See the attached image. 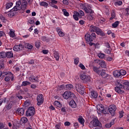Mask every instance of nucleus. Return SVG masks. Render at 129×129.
<instances>
[{
  "label": "nucleus",
  "instance_id": "nucleus-64",
  "mask_svg": "<svg viewBox=\"0 0 129 129\" xmlns=\"http://www.w3.org/2000/svg\"><path fill=\"white\" fill-rule=\"evenodd\" d=\"M0 19L3 21V22L5 23L6 22V18L4 16H2L1 17H0Z\"/></svg>",
  "mask_w": 129,
  "mask_h": 129
},
{
  "label": "nucleus",
  "instance_id": "nucleus-50",
  "mask_svg": "<svg viewBox=\"0 0 129 129\" xmlns=\"http://www.w3.org/2000/svg\"><path fill=\"white\" fill-rule=\"evenodd\" d=\"M12 106H13L12 103H8V104L7 105L6 108H7V109L9 110V109H12Z\"/></svg>",
  "mask_w": 129,
  "mask_h": 129
},
{
  "label": "nucleus",
  "instance_id": "nucleus-36",
  "mask_svg": "<svg viewBox=\"0 0 129 129\" xmlns=\"http://www.w3.org/2000/svg\"><path fill=\"white\" fill-rule=\"evenodd\" d=\"M40 6L41 7H47L48 6V4L45 2H41L40 4Z\"/></svg>",
  "mask_w": 129,
  "mask_h": 129
},
{
  "label": "nucleus",
  "instance_id": "nucleus-16",
  "mask_svg": "<svg viewBox=\"0 0 129 129\" xmlns=\"http://www.w3.org/2000/svg\"><path fill=\"white\" fill-rule=\"evenodd\" d=\"M23 49V46L22 44L16 45L13 48V49L15 51L22 50Z\"/></svg>",
  "mask_w": 129,
  "mask_h": 129
},
{
  "label": "nucleus",
  "instance_id": "nucleus-45",
  "mask_svg": "<svg viewBox=\"0 0 129 129\" xmlns=\"http://www.w3.org/2000/svg\"><path fill=\"white\" fill-rule=\"evenodd\" d=\"M79 63V57H76L74 59V64L75 65H78Z\"/></svg>",
  "mask_w": 129,
  "mask_h": 129
},
{
  "label": "nucleus",
  "instance_id": "nucleus-53",
  "mask_svg": "<svg viewBox=\"0 0 129 129\" xmlns=\"http://www.w3.org/2000/svg\"><path fill=\"white\" fill-rule=\"evenodd\" d=\"M6 101V98H4V99H0V106L2 105L3 103H5Z\"/></svg>",
  "mask_w": 129,
  "mask_h": 129
},
{
  "label": "nucleus",
  "instance_id": "nucleus-10",
  "mask_svg": "<svg viewBox=\"0 0 129 129\" xmlns=\"http://www.w3.org/2000/svg\"><path fill=\"white\" fill-rule=\"evenodd\" d=\"M76 88L77 91L81 94H84L85 93V88L82 85H76Z\"/></svg>",
  "mask_w": 129,
  "mask_h": 129
},
{
  "label": "nucleus",
  "instance_id": "nucleus-43",
  "mask_svg": "<svg viewBox=\"0 0 129 129\" xmlns=\"http://www.w3.org/2000/svg\"><path fill=\"white\" fill-rule=\"evenodd\" d=\"M21 4H22V0L17 1L16 3V6L21 7Z\"/></svg>",
  "mask_w": 129,
  "mask_h": 129
},
{
  "label": "nucleus",
  "instance_id": "nucleus-11",
  "mask_svg": "<svg viewBox=\"0 0 129 129\" xmlns=\"http://www.w3.org/2000/svg\"><path fill=\"white\" fill-rule=\"evenodd\" d=\"M74 94L73 93H71L69 91H66L63 94H62V97L65 99H68L69 98H71L74 97Z\"/></svg>",
  "mask_w": 129,
  "mask_h": 129
},
{
  "label": "nucleus",
  "instance_id": "nucleus-34",
  "mask_svg": "<svg viewBox=\"0 0 129 129\" xmlns=\"http://www.w3.org/2000/svg\"><path fill=\"white\" fill-rule=\"evenodd\" d=\"M119 71L120 72V74L121 77H122V76H125V75L126 74V71H124L123 70H120Z\"/></svg>",
  "mask_w": 129,
  "mask_h": 129
},
{
  "label": "nucleus",
  "instance_id": "nucleus-6",
  "mask_svg": "<svg viewBox=\"0 0 129 129\" xmlns=\"http://www.w3.org/2000/svg\"><path fill=\"white\" fill-rule=\"evenodd\" d=\"M93 71L98 75L102 76L103 78H105V77H106L105 71H104L101 68L96 67H93Z\"/></svg>",
  "mask_w": 129,
  "mask_h": 129
},
{
  "label": "nucleus",
  "instance_id": "nucleus-8",
  "mask_svg": "<svg viewBox=\"0 0 129 129\" xmlns=\"http://www.w3.org/2000/svg\"><path fill=\"white\" fill-rule=\"evenodd\" d=\"M35 114V108L34 107H29L26 111L27 116H33Z\"/></svg>",
  "mask_w": 129,
  "mask_h": 129
},
{
  "label": "nucleus",
  "instance_id": "nucleus-55",
  "mask_svg": "<svg viewBox=\"0 0 129 129\" xmlns=\"http://www.w3.org/2000/svg\"><path fill=\"white\" fill-rule=\"evenodd\" d=\"M111 51V48H108L105 50V52H106L107 54H110Z\"/></svg>",
  "mask_w": 129,
  "mask_h": 129
},
{
  "label": "nucleus",
  "instance_id": "nucleus-38",
  "mask_svg": "<svg viewBox=\"0 0 129 129\" xmlns=\"http://www.w3.org/2000/svg\"><path fill=\"white\" fill-rule=\"evenodd\" d=\"M30 84H31V83L30 82L25 81V82H23L22 84H21V86L26 87Z\"/></svg>",
  "mask_w": 129,
  "mask_h": 129
},
{
  "label": "nucleus",
  "instance_id": "nucleus-49",
  "mask_svg": "<svg viewBox=\"0 0 129 129\" xmlns=\"http://www.w3.org/2000/svg\"><path fill=\"white\" fill-rule=\"evenodd\" d=\"M10 37L12 38H14L15 36V34L14 32L12 30H10Z\"/></svg>",
  "mask_w": 129,
  "mask_h": 129
},
{
  "label": "nucleus",
  "instance_id": "nucleus-24",
  "mask_svg": "<svg viewBox=\"0 0 129 129\" xmlns=\"http://www.w3.org/2000/svg\"><path fill=\"white\" fill-rule=\"evenodd\" d=\"M79 14L78 13V12H75L73 15V18L76 21L79 20Z\"/></svg>",
  "mask_w": 129,
  "mask_h": 129
},
{
  "label": "nucleus",
  "instance_id": "nucleus-25",
  "mask_svg": "<svg viewBox=\"0 0 129 129\" xmlns=\"http://www.w3.org/2000/svg\"><path fill=\"white\" fill-rule=\"evenodd\" d=\"M73 89V86L72 84L66 85V90H72Z\"/></svg>",
  "mask_w": 129,
  "mask_h": 129
},
{
  "label": "nucleus",
  "instance_id": "nucleus-27",
  "mask_svg": "<svg viewBox=\"0 0 129 129\" xmlns=\"http://www.w3.org/2000/svg\"><path fill=\"white\" fill-rule=\"evenodd\" d=\"M57 32L58 36H59L60 37H63L64 36V33L62 31H60L59 28L57 29Z\"/></svg>",
  "mask_w": 129,
  "mask_h": 129
},
{
  "label": "nucleus",
  "instance_id": "nucleus-21",
  "mask_svg": "<svg viewBox=\"0 0 129 129\" xmlns=\"http://www.w3.org/2000/svg\"><path fill=\"white\" fill-rule=\"evenodd\" d=\"M22 10V8L21 6H15L13 9H12L11 11V12H16L18 11H20V13H21V10Z\"/></svg>",
  "mask_w": 129,
  "mask_h": 129
},
{
  "label": "nucleus",
  "instance_id": "nucleus-9",
  "mask_svg": "<svg viewBox=\"0 0 129 129\" xmlns=\"http://www.w3.org/2000/svg\"><path fill=\"white\" fill-rule=\"evenodd\" d=\"M117 110V107L114 105H111L108 107V111L112 116H114L115 111Z\"/></svg>",
  "mask_w": 129,
  "mask_h": 129
},
{
  "label": "nucleus",
  "instance_id": "nucleus-40",
  "mask_svg": "<svg viewBox=\"0 0 129 129\" xmlns=\"http://www.w3.org/2000/svg\"><path fill=\"white\" fill-rule=\"evenodd\" d=\"M33 46L32 44H27L26 45H25V48L28 49L29 50H31L33 49Z\"/></svg>",
  "mask_w": 129,
  "mask_h": 129
},
{
  "label": "nucleus",
  "instance_id": "nucleus-26",
  "mask_svg": "<svg viewBox=\"0 0 129 129\" xmlns=\"http://www.w3.org/2000/svg\"><path fill=\"white\" fill-rule=\"evenodd\" d=\"M54 57L55 58L56 61H58L59 59V55L58 51H54Z\"/></svg>",
  "mask_w": 129,
  "mask_h": 129
},
{
  "label": "nucleus",
  "instance_id": "nucleus-32",
  "mask_svg": "<svg viewBox=\"0 0 129 129\" xmlns=\"http://www.w3.org/2000/svg\"><path fill=\"white\" fill-rule=\"evenodd\" d=\"M119 21H116L114 23L112 24V28H116L117 26L119 25Z\"/></svg>",
  "mask_w": 129,
  "mask_h": 129
},
{
  "label": "nucleus",
  "instance_id": "nucleus-31",
  "mask_svg": "<svg viewBox=\"0 0 129 129\" xmlns=\"http://www.w3.org/2000/svg\"><path fill=\"white\" fill-rule=\"evenodd\" d=\"M62 13H63V15H64V16H66V17H69V13L67 11V9H62Z\"/></svg>",
  "mask_w": 129,
  "mask_h": 129
},
{
  "label": "nucleus",
  "instance_id": "nucleus-4",
  "mask_svg": "<svg viewBox=\"0 0 129 129\" xmlns=\"http://www.w3.org/2000/svg\"><path fill=\"white\" fill-rule=\"evenodd\" d=\"M81 7H82V9L85 11L86 14H90L91 15H93L94 13V11L92 10V7L90 4H82L81 5Z\"/></svg>",
  "mask_w": 129,
  "mask_h": 129
},
{
  "label": "nucleus",
  "instance_id": "nucleus-47",
  "mask_svg": "<svg viewBox=\"0 0 129 129\" xmlns=\"http://www.w3.org/2000/svg\"><path fill=\"white\" fill-rule=\"evenodd\" d=\"M27 63L30 65H34L35 64V60L30 59V60L28 61Z\"/></svg>",
  "mask_w": 129,
  "mask_h": 129
},
{
  "label": "nucleus",
  "instance_id": "nucleus-61",
  "mask_svg": "<svg viewBox=\"0 0 129 129\" xmlns=\"http://www.w3.org/2000/svg\"><path fill=\"white\" fill-rule=\"evenodd\" d=\"M74 126L75 128H78L79 127V125H78V123L76 122L74 123Z\"/></svg>",
  "mask_w": 129,
  "mask_h": 129
},
{
  "label": "nucleus",
  "instance_id": "nucleus-3",
  "mask_svg": "<svg viewBox=\"0 0 129 129\" xmlns=\"http://www.w3.org/2000/svg\"><path fill=\"white\" fill-rule=\"evenodd\" d=\"M90 32H96V34L99 35V36H105V34L104 32H103L102 30L99 28L98 27L94 26L92 25L91 26H90Z\"/></svg>",
  "mask_w": 129,
  "mask_h": 129
},
{
  "label": "nucleus",
  "instance_id": "nucleus-54",
  "mask_svg": "<svg viewBox=\"0 0 129 129\" xmlns=\"http://www.w3.org/2000/svg\"><path fill=\"white\" fill-rule=\"evenodd\" d=\"M123 113H124V112L123 111H120L119 112V118H121L123 116Z\"/></svg>",
  "mask_w": 129,
  "mask_h": 129
},
{
  "label": "nucleus",
  "instance_id": "nucleus-33",
  "mask_svg": "<svg viewBox=\"0 0 129 129\" xmlns=\"http://www.w3.org/2000/svg\"><path fill=\"white\" fill-rule=\"evenodd\" d=\"M78 13L79 14V18H81L82 17L84 16L85 13L84 11H82L81 10H80L78 12Z\"/></svg>",
  "mask_w": 129,
  "mask_h": 129
},
{
  "label": "nucleus",
  "instance_id": "nucleus-58",
  "mask_svg": "<svg viewBox=\"0 0 129 129\" xmlns=\"http://www.w3.org/2000/svg\"><path fill=\"white\" fill-rule=\"evenodd\" d=\"M5 68V63L4 62L0 63V69H4Z\"/></svg>",
  "mask_w": 129,
  "mask_h": 129
},
{
  "label": "nucleus",
  "instance_id": "nucleus-7",
  "mask_svg": "<svg viewBox=\"0 0 129 129\" xmlns=\"http://www.w3.org/2000/svg\"><path fill=\"white\" fill-rule=\"evenodd\" d=\"M27 0H22L21 2V10H20V13L23 14L25 12V10L27 7Z\"/></svg>",
  "mask_w": 129,
  "mask_h": 129
},
{
  "label": "nucleus",
  "instance_id": "nucleus-56",
  "mask_svg": "<svg viewBox=\"0 0 129 129\" xmlns=\"http://www.w3.org/2000/svg\"><path fill=\"white\" fill-rule=\"evenodd\" d=\"M94 47L95 49H99L100 47V46L99 43H96L94 44Z\"/></svg>",
  "mask_w": 129,
  "mask_h": 129
},
{
  "label": "nucleus",
  "instance_id": "nucleus-1",
  "mask_svg": "<svg viewBox=\"0 0 129 129\" xmlns=\"http://www.w3.org/2000/svg\"><path fill=\"white\" fill-rule=\"evenodd\" d=\"M116 87L115 88V91L119 94H122L124 91L121 89H123L126 91H129V82L126 81H120L116 84Z\"/></svg>",
  "mask_w": 129,
  "mask_h": 129
},
{
  "label": "nucleus",
  "instance_id": "nucleus-46",
  "mask_svg": "<svg viewBox=\"0 0 129 129\" xmlns=\"http://www.w3.org/2000/svg\"><path fill=\"white\" fill-rule=\"evenodd\" d=\"M35 47H36L37 48H39L41 47L39 41H37L35 42Z\"/></svg>",
  "mask_w": 129,
  "mask_h": 129
},
{
  "label": "nucleus",
  "instance_id": "nucleus-23",
  "mask_svg": "<svg viewBox=\"0 0 129 129\" xmlns=\"http://www.w3.org/2000/svg\"><path fill=\"white\" fill-rule=\"evenodd\" d=\"M78 120L79 122L81 123V124H82V125L84 124L85 119L83 116H80L78 118Z\"/></svg>",
  "mask_w": 129,
  "mask_h": 129
},
{
  "label": "nucleus",
  "instance_id": "nucleus-48",
  "mask_svg": "<svg viewBox=\"0 0 129 129\" xmlns=\"http://www.w3.org/2000/svg\"><path fill=\"white\" fill-rule=\"evenodd\" d=\"M98 56L100 58H103L105 57V54L102 53H99L98 54Z\"/></svg>",
  "mask_w": 129,
  "mask_h": 129
},
{
  "label": "nucleus",
  "instance_id": "nucleus-44",
  "mask_svg": "<svg viewBox=\"0 0 129 129\" xmlns=\"http://www.w3.org/2000/svg\"><path fill=\"white\" fill-rule=\"evenodd\" d=\"M115 12L114 11H112L111 13V17L110 18V21L112 20L113 19L115 18Z\"/></svg>",
  "mask_w": 129,
  "mask_h": 129
},
{
  "label": "nucleus",
  "instance_id": "nucleus-52",
  "mask_svg": "<svg viewBox=\"0 0 129 129\" xmlns=\"http://www.w3.org/2000/svg\"><path fill=\"white\" fill-rule=\"evenodd\" d=\"M49 6L50 7H52V8H54V9L58 10V6H57L56 5H55V4H49Z\"/></svg>",
  "mask_w": 129,
  "mask_h": 129
},
{
  "label": "nucleus",
  "instance_id": "nucleus-22",
  "mask_svg": "<svg viewBox=\"0 0 129 129\" xmlns=\"http://www.w3.org/2000/svg\"><path fill=\"white\" fill-rule=\"evenodd\" d=\"M6 53V57L7 58H13L14 54L13 51H8Z\"/></svg>",
  "mask_w": 129,
  "mask_h": 129
},
{
  "label": "nucleus",
  "instance_id": "nucleus-57",
  "mask_svg": "<svg viewBox=\"0 0 129 129\" xmlns=\"http://www.w3.org/2000/svg\"><path fill=\"white\" fill-rule=\"evenodd\" d=\"M16 97L17 98H18L19 100H21L23 99V96L20 95L19 94H17Z\"/></svg>",
  "mask_w": 129,
  "mask_h": 129
},
{
  "label": "nucleus",
  "instance_id": "nucleus-15",
  "mask_svg": "<svg viewBox=\"0 0 129 129\" xmlns=\"http://www.w3.org/2000/svg\"><path fill=\"white\" fill-rule=\"evenodd\" d=\"M29 80L32 83H39V78L38 76L35 77L34 76H32L31 77L29 78Z\"/></svg>",
  "mask_w": 129,
  "mask_h": 129
},
{
  "label": "nucleus",
  "instance_id": "nucleus-41",
  "mask_svg": "<svg viewBox=\"0 0 129 129\" xmlns=\"http://www.w3.org/2000/svg\"><path fill=\"white\" fill-rule=\"evenodd\" d=\"M13 6V3H10L6 4V9L8 10Z\"/></svg>",
  "mask_w": 129,
  "mask_h": 129
},
{
  "label": "nucleus",
  "instance_id": "nucleus-12",
  "mask_svg": "<svg viewBox=\"0 0 129 129\" xmlns=\"http://www.w3.org/2000/svg\"><path fill=\"white\" fill-rule=\"evenodd\" d=\"M91 123L93 124L94 127H101L102 125L101 122H99L97 118H94Z\"/></svg>",
  "mask_w": 129,
  "mask_h": 129
},
{
  "label": "nucleus",
  "instance_id": "nucleus-42",
  "mask_svg": "<svg viewBox=\"0 0 129 129\" xmlns=\"http://www.w3.org/2000/svg\"><path fill=\"white\" fill-rule=\"evenodd\" d=\"M122 4V2L121 1H117L115 3L114 5L115 6H120Z\"/></svg>",
  "mask_w": 129,
  "mask_h": 129
},
{
  "label": "nucleus",
  "instance_id": "nucleus-13",
  "mask_svg": "<svg viewBox=\"0 0 129 129\" xmlns=\"http://www.w3.org/2000/svg\"><path fill=\"white\" fill-rule=\"evenodd\" d=\"M37 105L38 106L41 105L43 103L44 98L42 94H40L37 96Z\"/></svg>",
  "mask_w": 129,
  "mask_h": 129
},
{
  "label": "nucleus",
  "instance_id": "nucleus-19",
  "mask_svg": "<svg viewBox=\"0 0 129 129\" xmlns=\"http://www.w3.org/2000/svg\"><path fill=\"white\" fill-rule=\"evenodd\" d=\"M90 97L91 98H97L98 97V93L94 91H91L90 93Z\"/></svg>",
  "mask_w": 129,
  "mask_h": 129
},
{
  "label": "nucleus",
  "instance_id": "nucleus-63",
  "mask_svg": "<svg viewBox=\"0 0 129 129\" xmlns=\"http://www.w3.org/2000/svg\"><path fill=\"white\" fill-rule=\"evenodd\" d=\"M6 35V34L3 31H0V38H1L2 36H4Z\"/></svg>",
  "mask_w": 129,
  "mask_h": 129
},
{
  "label": "nucleus",
  "instance_id": "nucleus-39",
  "mask_svg": "<svg viewBox=\"0 0 129 129\" xmlns=\"http://www.w3.org/2000/svg\"><path fill=\"white\" fill-rule=\"evenodd\" d=\"M99 110L100 111H102L105 109L104 107H103L102 104H99L98 106V110Z\"/></svg>",
  "mask_w": 129,
  "mask_h": 129
},
{
  "label": "nucleus",
  "instance_id": "nucleus-30",
  "mask_svg": "<svg viewBox=\"0 0 129 129\" xmlns=\"http://www.w3.org/2000/svg\"><path fill=\"white\" fill-rule=\"evenodd\" d=\"M7 57L6 52L3 51L0 52V58H5Z\"/></svg>",
  "mask_w": 129,
  "mask_h": 129
},
{
  "label": "nucleus",
  "instance_id": "nucleus-59",
  "mask_svg": "<svg viewBox=\"0 0 129 129\" xmlns=\"http://www.w3.org/2000/svg\"><path fill=\"white\" fill-rule=\"evenodd\" d=\"M79 67L81 68V69H82L83 70H85V67L82 63H80L79 64Z\"/></svg>",
  "mask_w": 129,
  "mask_h": 129
},
{
  "label": "nucleus",
  "instance_id": "nucleus-62",
  "mask_svg": "<svg viewBox=\"0 0 129 129\" xmlns=\"http://www.w3.org/2000/svg\"><path fill=\"white\" fill-rule=\"evenodd\" d=\"M64 125L66 126H69L70 125H71V122L66 121L64 122Z\"/></svg>",
  "mask_w": 129,
  "mask_h": 129
},
{
  "label": "nucleus",
  "instance_id": "nucleus-20",
  "mask_svg": "<svg viewBox=\"0 0 129 129\" xmlns=\"http://www.w3.org/2000/svg\"><path fill=\"white\" fill-rule=\"evenodd\" d=\"M70 106L73 108H76L77 107V104L74 100H71L69 103Z\"/></svg>",
  "mask_w": 129,
  "mask_h": 129
},
{
  "label": "nucleus",
  "instance_id": "nucleus-51",
  "mask_svg": "<svg viewBox=\"0 0 129 129\" xmlns=\"http://www.w3.org/2000/svg\"><path fill=\"white\" fill-rule=\"evenodd\" d=\"M58 3V1L56 0H50L49 2V4H57Z\"/></svg>",
  "mask_w": 129,
  "mask_h": 129
},
{
  "label": "nucleus",
  "instance_id": "nucleus-2",
  "mask_svg": "<svg viewBox=\"0 0 129 129\" xmlns=\"http://www.w3.org/2000/svg\"><path fill=\"white\" fill-rule=\"evenodd\" d=\"M85 40L87 42H89V44L90 46L94 45L95 43L91 42L96 39V34L95 33L91 34L87 33L85 36Z\"/></svg>",
  "mask_w": 129,
  "mask_h": 129
},
{
  "label": "nucleus",
  "instance_id": "nucleus-18",
  "mask_svg": "<svg viewBox=\"0 0 129 129\" xmlns=\"http://www.w3.org/2000/svg\"><path fill=\"white\" fill-rule=\"evenodd\" d=\"M113 75H114V76L116 78H121L120 73L119 71H118V70H116V71H114V72H113Z\"/></svg>",
  "mask_w": 129,
  "mask_h": 129
},
{
  "label": "nucleus",
  "instance_id": "nucleus-17",
  "mask_svg": "<svg viewBox=\"0 0 129 129\" xmlns=\"http://www.w3.org/2000/svg\"><path fill=\"white\" fill-rule=\"evenodd\" d=\"M17 113H18L19 115L23 116L25 113V109L23 108H18L17 110Z\"/></svg>",
  "mask_w": 129,
  "mask_h": 129
},
{
  "label": "nucleus",
  "instance_id": "nucleus-5",
  "mask_svg": "<svg viewBox=\"0 0 129 129\" xmlns=\"http://www.w3.org/2000/svg\"><path fill=\"white\" fill-rule=\"evenodd\" d=\"M3 75L6 76L4 79V80H5L6 82H8L10 80L11 81H13L14 80V75L12 72L9 71H3Z\"/></svg>",
  "mask_w": 129,
  "mask_h": 129
},
{
  "label": "nucleus",
  "instance_id": "nucleus-28",
  "mask_svg": "<svg viewBox=\"0 0 129 129\" xmlns=\"http://www.w3.org/2000/svg\"><path fill=\"white\" fill-rule=\"evenodd\" d=\"M53 105L57 107L60 108L62 107V104H61L59 101H55L53 103Z\"/></svg>",
  "mask_w": 129,
  "mask_h": 129
},
{
  "label": "nucleus",
  "instance_id": "nucleus-29",
  "mask_svg": "<svg viewBox=\"0 0 129 129\" xmlns=\"http://www.w3.org/2000/svg\"><path fill=\"white\" fill-rule=\"evenodd\" d=\"M21 123L25 124L28 121V119L27 118L25 117H23L22 118H21Z\"/></svg>",
  "mask_w": 129,
  "mask_h": 129
},
{
  "label": "nucleus",
  "instance_id": "nucleus-14",
  "mask_svg": "<svg viewBox=\"0 0 129 129\" xmlns=\"http://www.w3.org/2000/svg\"><path fill=\"white\" fill-rule=\"evenodd\" d=\"M80 78H81V79L83 81L84 83L89 82L90 80V77L86 76L85 74H81L80 76Z\"/></svg>",
  "mask_w": 129,
  "mask_h": 129
},
{
  "label": "nucleus",
  "instance_id": "nucleus-35",
  "mask_svg": "<svg viewBox=\"0 0 129 129\" xmlns=\"http://www.w3.org/2000/svg\"><path fill=\"white\" fill-rule=\"evenodd\" d=\"M58 89L60 90H66V85L64 84H62L59 86V87H58Z\"/></svg>",
  "mask_w": 129,
  "mask_h": 129
},
{
  "label": "nucleus",
  "instance_id": "nucleus-37",
  "mask_svg": "<svg viewBox=\"0 0 129 129\" xmlns=\"http://www.w3.org/2000/svg\"><path fill=\"white\" fill-rule=\"evenodd\" d=\"M99 64H100V66L101 67V68H105V67L106 66L104 60L101 61L100 62Z\"/></svg>",
  "mask_w": 129,
  "mask_h": 129
},
{
  "label": "nucleus",
  "instance_id": "nucleus-60",
  "mask_svg": "<svg viewBox=\"0 0 129 129\" xmlns=\"http://www.w3.org/2000/svg\"><path fill=\"white\" fill-rule=\"evenodd\" d=\"M29 104H30L29 101L26 100V101H25L24 105L25 106V107H27V106H29Z\"/></svg>",
  "mask_w": 129,
  "mask_h": 129
}]
</instances>
